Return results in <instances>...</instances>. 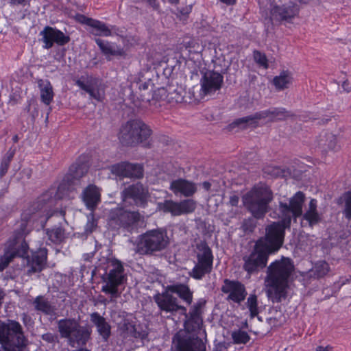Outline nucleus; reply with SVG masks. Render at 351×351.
Masks as SVG:
<instances>
[{"instance_id":"f257e3e1","label":"nucleus","mask_w":351,"mask_h":351,"mask_svg":"<svg viewBox=\"0 0 351 351\" xmlns=\"http://www.w3.org/2000/svg\"><path fill=\"white\" fill-rule=\"evenodd\" d=\"M284 242V228L277 223L265 228V235L256 243L254 250L243 256V269L249 274L258 272L267 265L270 254L277 252Z\"/></svg>"},{"instance_id":"f03ea898","label":"nucleus","mask_w":351,"mask_h":351,"mask_svg":"<svg viewBox=\"0 0 351 351\" xmlns=\"http://www.w3.org/2000/svg\"><path fill=\"white\" fill-rule=\"evenodd\" d=\"M293 271L292 260L286 257L275 261L267 267L265 279L266 294L273 303L281 302L287 298L289 280Z\"/></svg>"},{"instance_id":"7ed1b4c3","label":"nucleus","mask_w":351,"mask_h":351,"mask_svg":"<svg viewBox=\"0 0 351 351\" xmlns=\"http://www.w3.org/2000/svg\"><path fill=\"white\" fill-rule=\"evenodd\" d=\"M56 324L60 337L72 348L85 346L91 338V329L82 325L79 319L65 317L58 320Z\"/></svg>"},{"instance_id":"20e7f679","label":"nucleus","mask_w":351,"mask_h":351,"mask_svg":"<svg viewBox=\"0 0 351 351\" xmlns=\"http://www.w3.org/2000/svg\"><path fill=\"white\" fill-rule=\"evenodd\" d=\"M152 134L150 128L141 120L133 119L127 121L120 128L119 139L125 146L134 147L140 143L149 146L147 141Z\"/></svg>"},{"instance_id":"39448f33","label":"nucleus","mask_w":351,"mask_h":351,"mask_svg":"<svg viewBox=\"0 0 351 351\" xmlns=\"http://www.w3.org/2000/svg\"><path fill=\"white\" fill-rule=\"evenodd\" d=\"M217 89H166L165 95L160 97L158 96L157 105L160 101L167 100V102L188 103L196 104L201 101H208L215 98Z\"/></svg>"},{"instance_id":"423d86ee","label":"nucleus","mask_w":351,"mask_h":351,"mask_svg":"<svg viewBox=\"0 0 351 351\" xmlns=\"http://www.w3.org/2000/svg\"><path fill=\"white\" fill-rule=\"evenodd\" d=\"M273 193L267 186H255L243 197L245 206L256 219L263 218L269 210Z\"/></svg>"},{"instance_id":"0eeeda50","label":"nucleus","mask_w":351,"mask_h":351,"mask_svg":"<svg viewBox=\"0 0 351 351\" xmlns=\"http://www.w3.org/2000/svg\"><path fill=\"white\" fill-rule=\"evenodd\" d=\"M169 239L167 232L161 229L148 230L139 235L136 252L140 255L153 256L167 248Z\"/></svg>"},{"instance_id":"6e6552de","label":"nucleus","mask_w":351,"mask_h":351,"mask_svg":"<svg viewBox=\"0 0 351 351\" xmlns=\"http://www.w3.org/2000/svg\"><path fill=\"white\" fill-rule=\"evenodd\" d=\"M0 351H19L25 346L21 325L14 320L0 322Z\"/></svg>"},{"instance_id":"1a4fd4ad","label":"nucleus","mask_w":351,"mask_h":351,"mask_svg":"<svg viewBox=\"0 0 351 351\" xmlns=\"http://www.w3.org/2000/svg\"><path fill=\"white\" fill-rule=\"evenodd\" d=\"M104 261L108 264L109 271L102 277L104 285L101 291L110 295L111 300H112L121 295L119 287L125 280L124 269L122 263L118 260L106 258Z\"/></svg>"},{"instance_id":"9d476101","label":"nucleus","mask_w":351,"mask_h":351,"mask_svg":"<svg viewBox=\"0 0 351 351\" xmlns=\"http://www.w3.org/2000/svg\"><path fill=\"white\" fill-rule=\"evenodd\" d=\"M194 252L196 255L197 261L189 275L196 280H200L206 274L211 272L213 255L210 247L203 241L196 243Z\"/></svg>"},{"instance_id":"9b49d317","label":"nucleus","mask_w":351,"mask_h":351,"mask_svg":"<svg viewBox=\"0 0 351 351\" xmlns=\"http://www.w3.org/2000/svg\"><path fill=\"white\" fill-rule=\"evenodd\" d=\"M128 100L137 108H146L149 106L158 108L161 104L157 105L158 96L162 97L165 95L166 89H154L148 91V89H129Z\"/></svg>"},{"instance_id":"f8f14e48","label":"nucleus","mask_w":351,"mask_h":351,"mask_svg":"<svg viewBox=\"0 0 351 351\" xmlns=\"http://www.w3.org/2000/svg\"><path fill=\"white\" fill-rule=\"evenodd\" d=\"M305 200L304 194L301 192H297L295 195L290 199L289 204L280 202V212L282 221L276 222L280 224L284 230L287 227H289L291 218H297L302 214V206Z\"/></svg>"},{"instance_id":"ddd939ff","label":"nucleus","mask_w":351,"mask_h":351,"mask_svg":"<svg viewBox=\"0 0 351 351\" xmlns=\"http://www.w3.org/2000/svg\"><path fill=\"white\" fill-rule=\"evenodd\" d=\"M140 217L138 212H130L121 208H117L110 211L108 223L114 229L123 228L131 231L140 220Z\"/></svg>"},{"instance_id":"4468645a","label":"nucleus","mask_w":351,"mask_h":351,"mask_svg":"<svg viewBox=\"0 0 351 351\" xmlns=\"http://www.w3.org/2000/svg\"><path fill=\"white\" fill-rule=\"evenodd\" d=\"M153 298L161 314L164 313L173 315L178 311L186 314V308L180 304L178 299L172 295L170 290H167V286L163 292L158 293Z\"/></svg>"},{"instance_id":"2eb2a0df","label":"nucleus","mask_w":351,"mask_h":351,"mask_svg":"<svg viewBox=\"0 0 351 351\" xmlns=\"http://www.w3.org/2000/svg\"><path fill=\"white\" fill-rule=\"evenodd\" d=\"M28 245L23 239V229L16 233L14 240L10 243L3 256L0 257V271H3L14 258L24 256L27 253Z\"/></svg>"},{"instance_id":"dca6fc26","label":"nucleus","mask_w":351,"mask_h":351,"mask_svg":"<svg viewBox=\"0 0 351 351\" xmlns=\"http://www.w3.org/2000/svg\"><path fill=\"white\" fill-rule=\"evenodd\" d=\"M173 351H206L203 341L185 331H180L173 339Z\"/></svg>"},{"instance_id":"f3484780","label":"nucleus","mask_w":351,"mask_h":351,"mask_svg":"<svg viewBox=\"0 0 351 351\" xmlns=\"http://www.w3.org/2000/svg\"><path fill=\"white\" fill-rule=\"evenodd\" d=\"M87 171V167L84 164H73L71 165L69 169V175L66 178L68 186L65 184H61L58 186L57 191L58 197L63 198L64 196V192L67 189V191H69V193L66 194V196L69 198H73V191L75 189L73 188V186L79 184L80 179L86 175Z\"/></svg>"},{"instance_id":"a211bd4d","label":"nucleus","mask_w":351,"mask_h":351,"mask_svg":"<svg viewBox=\"0 0 351 351\" xmlns=\"http://www.w3.org/2000/svg\"><path fill=\"white\" fill-rule=\"evenodd\" d=\"M300 10L297 2L289 0L280 5H274L270 10V20L274 22L289 21Z\"/></svg>"},{"instance_id":"6ab92c4d","label":"nucleus","mask_w":351,"mask_h":351,"mask_svg":"<svg viewBox=\"0 0 351 351\" xmlns=\"http://www.w3.org/2000/svg\"><path fill=\"white\" fill-rule=\"evenodd\" d=\"M121 197L125 203L143 206L148 197V189L141 183L137 182L125 188L121 192Z\"/></svg>"},{"instance_id":"aec40b11","label":"nucleus","mask_w":351,"mask_h":351,"mask_svg":"<svg viewBox=\"0 0 351 351\" xmlns=\"http://www.w3.org/2000/svg\"><path fill=\"white\" fill-rule=\"evenodd\" d=\"M42 36L41 40L44 43L43 48L49 49L53 46L54 43L63 46L70 41L69 36H66L60 30L50 26H46L40 32Z\"/></svg>"},{"instance_id":"412c9836","label":"nucleus","mask_w":351,"mask_h":351,"mask_svg":"<svg viewBox=\"0 0 351 351\" xmlns=\"http://www.w3.org/2000/svg\"><path fill=\"white\" fill-rule=\"evenodd\" d=\"M221 291L228 294V300L237 303H241L246 297L247 292L245 286L237 280L225 279L221 287Z\"/></svg>"},{"instance_id":"4be33fe9","label":"nucleus","mask_w":351,"mask_h":351,"mask_svg":"<svg viewBox=\"0 0 351 351\" xmlns=\"http://www.w3.org/2000/svg\"><path fill=\"white\" fill-rule=\"evenodd\" d=\"M196 208V202L191 199H184L180 202L171 200L165 201L162 209L165 212L170 213L173 216L193 213Z\"/></svg>"},{"instance_id":"5701e85b","label":"nucleus","mask_w":351,"mask_h":351,"mask_svg":"<svg viewBox=\"0 0 351 351\" xmlns=\"http://www.w3.org/2000/svg\"><path fill=\"white\" fill-rule=\"evenodd\" d=\"M112 171L118 176L123 178H140L143 176V167L138 164L121 162L112 166Z\"/></svg>"},{"instance_id":"b1692460","label":"nucleus","mask_w":351,"mask_h":351,"mask_svg":"<svg viewBox=\"0 0 351 351\" xmlns=\"http://www.w3.org/2000/svg\"><path fill=\"white\" fill-rule=\"evenodd\" d=\"M170 189L176 195H182L189 197L197 192V188L195 183L186 179L179 178L171 182Z\"/></svg>"},{"instance_id":"393cba45","label":"nucleus","mask_w":351,"mask_h":351,"mask_svg":"<svg viewBox=\"0 0 351 351\" xmlns=\"http://www.w3.org/2000/svg\"><path fill=\"white\" fill-rule=\"evenodd\" d=\"M82 197L86 207L93 210L101 202V193L99 189L94 184H90L86 187Z\"/></svg>"},{"instance_id":"a878e982","label":"nucleus","mask_w":351,"mask_h":351,"mask_svg":"<svg viewBox=\"0 0 351 351\" xmlns=\"http://www.w3.org/2000/svg\"><path fill=\"white\" fill-rule=\"evenodd\" d=\"M47 255L46 249H40L34 252L31 258L27 260V273L30 274L42 271L46 264Z\"/></svg>"},{"instance_id":"bb28decb","label":"nucleus","mask_w":351,"mask_h":351,"mask_svg":"<svg viewBox=\"0 0 351 351\" xmlns=\"http://www.w3.org/2000/svg\"><path fill=\"white\" fill-rule=\"evenodd\" d=\"M90 320L95 326L99 335L106 341L111 335L110 324L97 312L92 313L90 315Z\"/></svg>"},{"instance_id":"cd10ccee","label":"nucleus","mask_w":351,"mask_h":351,"mask_svg":"<svg viewBox=\"0 0 351 351\" xmlns=\"http://www.w3.org/2000/svg\"><path fill=\"white\" fill-rule=\"evenodd\" d=\"M258 120L267 119L269 121H282L291 117L292 114L285 108H271L256 112Z\"/></svg>"},{"instance_id":"c85d7f7f","label":"nucleus","mask_w":351,"mask_h":351,"mask_svg":"<svg viewBox=\"0 0 351 351\" xmlns=\"http://www.w3.org/2000/svg\"><path fill=\"white\" fill-rule=\"evenodd\" d=\"M202 73L201 88H221L223 82V77L221 73L210 70Z\"/></svg>"},{"instance_id":"c756f323","label":"nucleus","mask_w":351,"mask_h":351,"mask_svg":"<svg viewBox=\"0 0 351 351\" xmlns=\"http://www.w3.org/2000/svg\"><path fill=\"white\" fill-rule=\"evenodd\" d=\"M205 302L202 300L198 301L193 306H191L189 314L186 313L185 316L187 320L185 324H194L193 327H199L202 324V319L201 317L202 308L204 306Z\"/></svg>"},{"instance_id":"7c9ffc66","label":"nucleus","mask_w":351,"mask_h":351,"mask_svg":"<svg viewBox=\"0 0 351 351\" xmlns=\"http://www.w3.org/2000/svg\"><path fill=\"white\" fill-rule=\"evenodd\" d=\"M82 23L93 27V34L95 36H110L111 35L110 29L105 23L86 16H82Z\"/></svg>"},{"instance_id":"2f4dec72","label":"nucleus","mask_w":351,"mask_h":351,"mask_svg":"<svg viewBox=\"0 0 351 351\" xmlns=\"http://www.w3.org/2000/svg\"><path fill=\"white\" fill-rule=\"evenodd\" d=\"M167 290L176 293L184 302L190 305L193 302V291L187 285L176 284L167 286Z\"/></svg>"},{"instance_id":"473e14b6","label":"nucleus","mask_w":351,"mask_h":351,"mask_svg":"<svg viewBox=\"0 0 351 351\" xmlns=\"http://www.w3.org/2000/svg\"><path fill=\"white\" fill-rule=\"evenodd\" d=\"M258 121V118H256V113H255L250 116L236 119L228 126V130L229 131H232L236 128L241 130L246 129L250 126L256 125Z\"/></svg>"},{"instance_id":"72a5a7b5","label":"nucleus","mask_w":351,"mask_h":351,"mask_svg":"<svg viewBox=\"0 0 351 351\" xmlns=\"http://www.w3.org/2000/svg\"><path fill=\"white\" fill-rule=\"evenodd\" d=\"M303 219L306 220L311 226L318 223L321 219L317 210V201L315 199H311L308 208L303 215Z\"/></svg>"},{"instance_id":"f704fd0d","label":"nucleus","mask_w":351,"mask_h":351,"mask_svg":"<svg viewBox=\"0 0 351 351\" xmlns=\"http://www.w3.org/2000/svg\"><path fill=\"white\" fill-rule=\"evenodd\" d=\"M33 304L36 311H41L45 315H53L55 313L56 308L42 295L35 298Z\"/></svg>"},{"instance_id":"c9c22d12","label":"nucleus","mask_w":351,"mask_h":351,"mask_svg":"<svg viewBox=\"0 0 351 351\" xmlns=\"http://www.w3.org/2000/svg\"><path fill=\"white\" fill-rule=\"evenodd\" d=\"M97 45L99 49L106 56H119L123 53L122 49L118 48L116 45L104 41L99 38L95 39Z\"/></svg>"},{"instance_id":"e433bc0d","label":"nucleus","mask_w":351,"mask_h":351,"mask_svg":"<svg viewBox=\"0 0 351 351\" xmlns=\"http://www.w3.org/2000/svg\"><path fill=\"white\" fill-rule=\"evenodd\" d=\"M293 80L292 73L287 70L281 71L279 75L276 76L273 80V82L276 88H284L285 86L291 85Z\"/></svg>"},{"instance_id":"4c0bfd02","label":"nucleus","mask_w":351,"mask_h":351,"mask_svg":"<svg viewBox=\"0 0 351 351\" xmlns=\"http://www.w3.org/2000/svg\"><path fill=\"white\" fill-rule=\"evenodd\" d=\"M318 146L323 149L327 151L328 149L334 150L336 149L337 141L336 138L332 134L320 135L318 140Z\"/></svg>"},{"instance_id":"58836bf2","label":"nucleus","mask_w":351,"mask_h":351,"mask_svg":"<svg viewBox=\"0 0 351 351\" xmlns=\"http://www.w3.org/2000/svg\"><path fill=\"white\" fill-rule=\"evenodd\" d=\"M16 153L15 147H10L2 158L0 164V178L3 177L8 172L10 164Z\"/></svg>"},{"instance_id":"ea45409f","label":"nucleus","mask_w":351,"mask_h":351,"mask_svg":"<svg viewBox=\"0 0 351 351\" xmlns=\"http://www.w3.org/2000/svg\"><path fill=\"white\" fill-rule=\"evenodd\" d=\"M74 81L75 82V85L80 88H94L100 85L99 79L88 75H82L80 79L74 80Z\"/></svg>"},{"instance_id":"a19ab883","label":"nucleus","mask_w":351,"mask_h":351,"mask_svg":"<svg viewBox=\"0 0 351 351\" xmlns=\"http://www.w3.org/2000/svg\"><path fill=\"white\" fill-rule=\"evenodd\" d=\"M47 233L49 240L54 243H60L65 239L64 230L60 227L48 230Z\"/></svg>"},{"instance_id":"79ce46f5","label":"nucleus","mask_w":351,"mask_h":351,"mask_svg":"<svg viewBox=\"0 0 351 351\" xmlns=\"http://www.w3.org/2000/svg\"><path fill=\"white\" fill-rule=\"evenodd\" d=\"M330 267L328 264L325 261L317 262L312 269L314 277L319 278L326 276L329 271Z\"/></svg>"},{"instance_id":"37998d69","label":"nucleus","mask_w":351,"mask_h":351,"mask_svg":"<svg viewBox=\"0 0 351 351\" xmlns=\"http://www.w3.org/2000/svg\"><path fill=\"white\" fill-rule=\"evenodd\" d=\"M343 203V214L348 219H351V191L346 192L341 197Z\"/></svg>"},{"instance_id":"c03bdc74","label":"nucleus","mask_w":351,"mask_h":351,"mask_svg":"<svg viewBox=\"0 0 351 351\" xmlns=\"http://www.w3.org/2000/svg\"><path fill=\"white\" fill-rule=\"evenodd\" d=\"M264 173L272 178H283L288 173L285 169L275 166H267L265 167Z\"/></svg>"},{"instance_id":"a18cd8bd","label":"nucleus","mask_w":351,"mask_h":351,"mask_svg":"<svg viewBox=\"0 0 351 351\" xmlns=\"http://www.w3.org/2000/svg\"><path fill=\"white\" fill-rule=\"evenodd\" d=\"M246 305L250 312V316L252 317H254L258 315V300L256 295H250L247 298Z\"/></svg>"},{"instance_id":"49530a36","label":"nucleus","mask_w":351,"mask_h":351,"mask_svg":"<svg viewBox=\"0 0 351 351\" xmlns=\"http://www.w3.org/2000/svg\"><path fill=\"white\" fill-rule=\"evenodd\" d=\"M51 197V195L46 193L44 194L42 197L39 198V199L37 202V208L38 210H44V212L47 210V208H49L54 202V199H53Z\"/></svg>"},{"instance_id":"de8ad7c7","label":"nucleus","mask_w":351,"mask_h":351,"mask_svg":"<svg viewBox=\"0 0 351 351\" xmlns=\"http://www.w3.org/2000/svg\"><path fill=\"white\" fill-rule=\"evenodd\" d=\"M232 338L234 341V343L237 344H245L250 339V337L247 332L245 331H243L241 330H238L237 331L233 332L232 334Z\"/></svg>"},{"instance_id":"09e8293b","label":"nucleus","mask_w":351,"mask_h":351,"mask_svg":"<svg viewBox=\"0 0 351 351\" xmlns=\"http://www.w3.org/2000/svg\"><path fill=\"white\" fill-rule=\"evenodd\" d=\"M82 95H88L90 99L101 101L105 96L104 89H83Z\"/></svg>"},{"instance_id":"8fccbe9b","label":"nucleus","mask_w":351,"mask_h":351,"mask_svg":"<svg viewBox=\"0 0 351 351\" xmlns=\"http://www.w3.org/2000/svg\"><path fill=\"white\" fill-rule=\"evenodd\" d=\"M119 329L128 335L133 336L136 332L135 326L129 319H124L119 325Z\"/></svg>"},{"instance_id":"3c124183","label":"nucleus","mask_w":351,"mask_h":351,"mask_svg":"<svg viewBox=\"0 0 351 351\" xmlns=\"http://www.w3.org/2000/svg\"><path fill=\"white\" fill-rule=\"evenodd\" d=\"M40 97L41 101L46 106H49L54 97L53 89H40Z\"/></svg>"},{"instance_id":"603ef678","label":"nucleus","mask_w":351,"mask_h":351,"mask_svg":"<svg viewBox=\"0 0 351 351\" xmlns=\"http://www.w3.org/2000/svg\"><path fill=\"white\" fill-rule=\"evenodd\" d=\"M254 61L260 66L263 67L264 69H267L269 66L268 60L265 53H261L259 51H254Z\"/></svg>"},{"instance_id":"864d4df0","label":"nucleus","mask_w":351,"mask_h":351,"mask_svg":"<svg viewBox=\"0 0 351 351\" xmlns=\"http://www.w3.org/2000/svg\"><path fill=\"white\" fill-rule=\"evenodd\" d=\"M97 227V220L95 219L93 213L88 216V221L85 226L86 233H92Z\"/></svg>"},{"instance_id":"5fc2aeb1","label":"nucleus","mask_w":351,"mask_h":351,"mask_svg":"<svg viewBox=\"0 0 351 351\" xmlns=\"http://www.w3.org/2000/svg\"><path fill=\"white\" fill-rule=\"evenodd\" d=\"M42 339L47 343H53L58 339V337L51 332H47L42 335Z\"/></svg>"},{"instance_id":"6e6d98bb","label":"nucleus","mask_w":351,"mask_h":351,"mask_svg":"<svg viewBox=\"0 0 351 351\" xmlns=\"http://www.w3.org/2000/svg\"><path fill=\"white\" fill-rule=\"evenodd\" d=\"M239 198L237 195H232L230 198V204L232 206H237V204L239 203Z\"/></svg>"},{"instance_id":"4d7b16f0","label":"nucleus","mask_w":351,"mask_h":351,"mask_svg":"<svg viewBox=\"0 0 351 351\" xmlns=\"http://www.w3.org/2000/svg\"><path fill=\"white\" fill-rule=\"evenodd\" d=\"M38 83L39 88H49L51 86L47 80H40Z\"/></svg>"},{"instance_id":"13d9d810","label":"nucleus","mask_w":351,"mask_h":351,"mask_svg":"<svg viewBox=\"0 0 351 351\" xmlns=\"http://www.w3.org/2000/svg\"><path fill=\"white\" fill-rule=\"evenodd\" d=\"M226 347L224 343H220L216 346L215 351H226Z\"/></svg>"},{"instance_id":"bf43d9fd","label":"nucleus","mask_w":351,"mask_h":351,"mask_svg":"<svg viewBox=\"0 0 351 351\" xmlns=\"http://www.w3.org/2000/svg\"><path fill=\"white\" fill-rule=\"evenodd\" d=\"M10 4L12 5H22L24 3L25 0H10Z\"/></svg>"},{"instance_id":"052dcab7","label":"nucleus","mask_w":351,"mask_h":351,"mask_svg":"<svg viewBox=\"0 0 351 351\" xmlns=\"http://www.w3.org/2000/svg\"><path fill=\"white\" fill-rule=\"evenodd\" d=\"M191 10V6L186 7V8L183 10H180V12L182 14H189Z\"/></svg>"},{"instance_id":"680f3d73","label":"nucleus","mask_w":351,"mask_h":351,"mask_svg":"<svg viewBox=\"0 0 351 351\" xmlns=\"http://www.w3.org/2000/svg\"><path fill=\"white\" fill-rule=\"evenodd\" d=\"M295 1L301 5H308L313 1V0H295Z\"/></svg>"},{"instance_id":"e2e57ef3","label":"nucleus","mask_w":351,"mask_h":351,"mask_svg":"<svg viewBox=\"0 0 351 351\" xmlns=\"http://www.w3.org/2000/svg\"><path fill=\"white\" fill-rule=\"evenodd\" d=\"M202 186H203V188H204L205 190H206V191H209V190H210V189L211 184H210V183L209 182H206H206H204L202 183Z\"/></svg>"},{"instance_id":"0e129e2a","label":"nucleus","mask_w":351,"mask_h":351,"mask_svg":"<svg viewBox=\"0 0 351 351\" xmlns=\"http://www.w3.org/2000/svg\"><path fill=\"white\" fill-rule=\"evenodd\" d=\"M154 86V84L153 83V82L151 80H149V81L147 82L144 83L143 88H148L149 86Z\"/></svg>"},{"instance_id":"69168bd1","label":"nucleus","mask_w":351,"mask_h":351,"mask_svg":"<svg viewBox=\"0 0 351 351\" xmlns=\"http://www.w3.org/2000/svg\"><path fill=\"white\" fill-rule=\"evenodd\" d=\"M316 351H332V348L329 347L324 348L322 346H319L317 348Z\"/></svg>"},{"instance_id":"338daca9","label":"nucleus","mask_w":351,"mask_h":351,"mask_svg":"<svg viewBox=\"0 0 351 351\" xmlns=\"http://www.w3.org/2000/svg\"><path fill=\"white\" fill-rule=\"evenodd\" d=\"M223 3H226L227 5H232L234 3L235 0H219Z\"/></svg>"},{"instance_id":"774afa93","label":"nucleus","mask_w":351,"mask_h":351,"mask_svg":"<svg viewBox=\"0 0 351 351\" xmlns=\"http://www.w3.org/2000/svg\"><path fill=\"white\" fill-rule=\"evenodd\" d=\"M71 351H91V350L84 347V346H81V348L76 349V350H71Z\"/></svg>"}]
</instances>
